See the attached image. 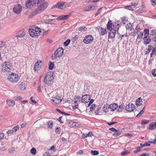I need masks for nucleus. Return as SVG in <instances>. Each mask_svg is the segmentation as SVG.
<instances>
[{
    "label": "nucleus",
    "instance_id": "obj_62",
    "mask_svg": "<svg viewBox=\"0 0 156 156\" xmlns=\"http://www.w3.org/2000/svg\"><path fill=\"white\" fill-rule=\"evenodd\" d=\"M152 4L153 5H154L156 4V2L155 0H151Z\"/></svg>",
    "mask_w": 156,
    "mask_h": 156
},
{
    "label": "nucleus",
    "instance_id": "obj_5",
    "mask_svg": "<svg viewBox=\"0 0 156 156\" xmlns=\"http://www.w3.org/2000/svg\"><path fill=\"white\" fill-rule=\"evenodd\" d=\"M8 80L11 82H17L19 80L18 75L12 73L8 77Z\"/></svg>",
    "mask_w": 156,
    "mask_h": 156
},
{
    "label": "nucleus",
    "instance_id": "obj_54",
    "mask_svg": "<svg viewBox=\"0 0 156 156\" xmlns=\"http://www.w3.org/2000/svg\"><path fill=\"white\" fill-rule=\"evenodd\" d=\"M96 105L95 104H92L90 109V111H92V110H94V108L96 106Z\"/></svg>",
    "mask_w": 156,
    "mask_h": 156
},
{
    "label": "nucleus",
    "instance_id": "obj_22",
    "mask_svg": "<svg viewBox=\"0 0 156 156\" xmlns=\"http://www.w3.org/2000/svg\"><path fill=\"white\" fill-rule=\"evenodd\" d=\"M156 122H152L149 125V129L150 130H154L155 128Z\"/></svg>",
    "mask_w": 156,
    "mask_h": 156
},
{
    "label": "nucleus",
    "instance_id": "obj_27",
    "mask_svg": "<svg viewBox=\"0 0 156 156\" xmlns=\"http://www.w3.org/2000/svg\"><path fill=\"white\" fill-rule=\"evenodd\" d=\"M57 52V51L56 50L55 51V52L51 56L52 59L53 60H54L56 58L58 57V53Z\"/></svg>",
    "mask_w": 156,
    "mask_h": 156
},
{
    "label": "nucleus",
    "instance_id": "obj_44",
    "mask_svg": "<svg viewBox=\"0 0 156 156\" xmlns=\"http://www.w3.org/2000/svg\"><path fill=\"white\" fill-rule=\"evenodd\" d=\"M79 38V35H75L74 37H73L72 39V41L74 42L76 41V40H77Z\"/></svg>",
    "mask_w": 156,
    "mask_h": 156
},
{
    "label": "nucleus",
    "instance_id": "obj_35",
    "mask_svg": "<svg viewBox=\"0 0 156 156\" xmlns=\"http://www.w3.org/2000/svg\"><path fill=\"white\" fill-rule=\"evenodd\" d=\"M124 105L121 104L119 106L117 109V110L119 112H120L122 110L124 109Z\"/></svg>",
    "mask_w": 156,
    "mask_h": 156
},
{
    "label": "nucleus",
    "instance_id": "obj_20",
    "mask_svg": "<svg viewBox=\"0 0 156 156\" xmlns=\"http://www.w3.org/2000/svg\"><path fill=\"white\" fill-rule=\"evenodd\" d=\"M41 65L39 64V62L37 61L35 64L34 65V69L35 71H38L39 69V68L41 67L40 66Z\"/></svg>",
    "mask_w": 156,
    "mask_h": 156
},
{
    "label": "nucleus",
    "instance_id": "obj_42",
    "mask_svg": "<svg viewBox=\"0 0 156 156\" xmlns=\"http://www.w3.org/2000/svg\"><path fill=\"white\" fill-rule=\"evenodd\" d=\"M131 5H132L133 7H134V9L135 8V6H136L138 4V3L136 2H133L131 3Z\"/></svg>",
    "mask_w": 156,
    "mask_h": 156
},
{
    "label": "nucleus",
    "instance_id": "obj_2",
    "mask_svg": "<svg viewBox=\"0 0 156 156\" xmlns=\"http://www.w3.org/2000/svg\"><path fill=\"white\" fill-rule=\"evenodd\" d=\"M30 35L32 37L39 36L41 32V30L40 28L37 27H33L29 30Z\"/></svg>",
    "mask_w": 156,
    "mask_h": 156
},
{
    "label": "nucleus",
    "instance_id": "obj_48",
    "mask_svg": "<svg viewBox=\"0 0 156 156\" xmlns=\"http://www.w3.org/2000/svg\"><path fill=\"white\" fill-rule=\"evenodd\" d=\"M19 129V127L18 126H17L13 128L12 130L13 132H16Z\"/></svg>",
    "mask_w": 156,
    "mask_h": 156
},
{
    "label": "nucleus",
    "instance_id": "obj_37",
    "mask_svg": "<svg viewBox=\"0 0 156 156\" xmlns=\"http://www.w3.org/2000/svg\"><path fill=\"white\" fill-rule=\"evenodd\" d=\"M124 8L125 9H127L128 8V9L131 10H134V7H133L132 5H129L128 6H126Z\"/></svg>",
    "mask_w": 156,
    "mask_h": 156
},
{
    "label": "nucleus",
    "instance_id": "obj_56",
    "mask_svg": "<svg viewBox=\"0 0 156 156\" xmlns=\"http://www.w3.org/2000/svg\"><path fill=\"white\" fill-rule=\"evenodd\" d=\"M141 151V149L140 147H139L137 148L136 150L133 151L134 153H137L139 152H140Z\"/></svg>",
    "mask_w": 156,
    "mask_h": 156
},
{
    "label": "nucleus",
    "instance_id": "obj_36",
    "mask_svg": "<svg viewBox=\"0 0 156 156\" xmlns=\"http://www.w3.org/2000/svg\"><path fill=\"white\" fill-rule=\"evenodd\" d=\"M131 26H132V25L130 23H128L126 25V29L131 30H132V28L131 27Z\"/></svg>",
    "mask_w": 156,
    "mask_h": 156
},
{
    "label": "nucleus",
    "instance_id": "obj_55",
    "mask_svg": "<svg viewBox=\"0 0 156 156\" xmlns=\"http://www.w3.org/2000/svg\"><path fill=\"white\" fill-rule=\"evenodd\" d=\"M102 110L105 112H107V107L105 105H104V106L102 108Z\"/></svg>",
    "mask_w": 156,
    "mask_h": 156
},
{
    "label": "nucleus",
    "instance_id": "obj_21",
    "mask_svg": "<svg viewBox=\"0 0 156 156\" xmlns=\"http://www.w3.org/2000/svg\"><path fill=\"white\" fill-rule=\"evenodd\" d=\"M7 103L9 106L12 107L15 104V101L12 100H7Z\"/></svg>",
    "mask_w": 156,
    "mask_h": 156
},
{
    "label": "nucleus",
    "instance_id": "obj_19",
    "mask_svg": "<svg viewBox=\"0 0 156 156\" xmlns=\"http://www.w3.org/2000/svg\"><path fill=\"white\" fill-rule=\"evenodd\" d=\"M95 7H95L93 5H92L90 6L86 7L83 9V10L86 11H90L94 10Z\"/></svg>",
    "mask_w": 156,
    "mask_h": 156
},
{
    "label": "nucleus",
    "instance_id": "obj_17",
    "mask_svg": "<svg viewBox=\"0 0 156 156\" xmlns=\"http://www.w3.org/2000/svg\"><path fill=\"white\" fill-rule=\"evenodd\" d=\"M116 32L112 30H111L110 31V32L108 34V37L109 38L111 39H113L115 37V35Z\"/></svg>",
    "mask_w": 156,
    "mask_h": 156
},
{
    "label": "nucleus",
    "instance_id": "obj_30",
    "mask_svg": "<svg viewBox=\"0 0 156 156\" xmlns=\"http://www.w3.org/2000/svg\"><path fill=\"white\" fill-rule=\"evenodd\" d=\"M87 30V28L85 26H83L78 28V30L80 32L85 31Z\"/></svg>",
    "mask_w": 156,
    "mask_h": 156
},
{
    "label": "nucleus",
    "instance_id": "obj_63",
    "mask_svg": "<svg viewBox=\"0 0 156 156\" xmlns=\"http://www.w3.org/2000/svg\"><path fill=\"white\" fill-rule=\"evenodd\" d=\"M44 156H50V154L48 152H46L44 155Z\"/></svg>",
    "mask_w": 156,
    "mask_h": 156
},
{
    "label": "nucleus",
    "instance_id": "obj_1",
    "mask_svg": "<svg viewBox=\"0 0 156 156\" xmlns=\"http://www.w3.org/2000/svg\"><path fill=\"white\" fill-rule=\"evenodd\" d=\"M38 7L31 13L32 16H35L43 12L48 6V3L45 0H37Z\"/></svg>",
    "mask_w": 156,
    "mask_h": 156
},
{
    "label": "nucleus",
    "instance_id": "obj_3",
    "mask_svg": "<svg viewBox=\"0 0 156 156\" xmlns=\"http://www.w3.org/2000/svg\"><path fill=\"white\" fill-rule=\"evenodd\" d=\"M53 75L48 73L46 74L44 79L45 84L48 85H51L53 83Z\"/></svg>",
    "mask_w": 156,
    "mask_h": 156
},
{
    "label": "nucleus",
    "instance_id": "obj_7",
    "mask_svg": "<svg viewBox=\"0 0 156 156\" xmlns=\"http://www.w3.org/2000/svg\"><path fill=\"white\" fill-rule=\"evenodd\" d=\"M36 4V0H27L26 2V7L29 9L31 8Z\"/></svg>",
    "mask_w": 156,
    "mask_h": 156
},
{
    "label": "nucleus",
    "instance_id": "obj_41",
    "mask_svg": "<svg viewBox=\"0 0 156 156\" xmlns=\"http://www.w3.org/2000/svg\"><path fill=\"white\" fill-rule=\"evenodd\" d=\"M30 152L32 154L35 155L36 153V150L35 148H32L30 150Z\"/></svg>",
    "mask_w": 156,
    "mask_h": 156
},
{
    "label": "nucleus",
    "instance_id": "obj_23",
    "mask_svg": "<svg viewBox=\"0 0 156 156\" xmlns=\"http://www.w3.org/2000/svg\"><path fill=\"white\" fill-rule=\"evenodd\" d=\"M143 39L144 40L143 43L145 45L149 44L151 41V38L149 37L145 38V39Z\"/></svg>",
    "mask_w": 156,
    "mask_h": 156
},
{
    "label": "nucleus",
    "instance_id": "obj_59",
    "mask_svg": "<svg viewBox=\"0 0 156 156\" xmlns=\"http://www.w3.org/2000/svg\"><path fill=\"white\" fill-rule=\"evenodd\" d=\"M125 136H126L128 137L129 138H131L132 136V135L131 134L127 133L125 134Z\"/></svg>",
    "mask_w": 156,
    "mask_h": 156
},
{
    "label": "nucleus",
    "instance_id": "obj_58",
    "mask_svg": "<svg viewBox=\"0 0 156 156\" xmlns=\"http://www.w3.org/2000/svg\"><path fill=\"white\" fill-rule=\"evenodd\" d=\"M87 136H88V135H87V133L84 134V133H83L82 135V137L83 139H85Z\"/></svg>",
    "mask_w": 156,
    "mask_h": 156
},
{
    "label": "nucleus",
    "instance_id": "obj_18",
    "mask_svg": "<svg viewBox=\"0 0 156 156\" xmlns=\"http://www.w3.org/2000/svg\"><path fill=\"white\" fill-rule=\"evenodd\" d=\"M58 53V57H61L63 53V49L62 48H59L56 50Z\"/></svg>",
    "mask_w": 156,
    "mask_h": 156
},
{
    "label": "nucleus",
    "instance_id": "obj_10",
    "mask_svg": "<svg viewBox=\"0 0 156 156\" xmlns=\"http://www.w3.org/2000/svg\"><path fill=\"white\" fill-rule=\"evenodd\" d=\"M90 100V96L88 94H85L82 97L81 101L82 103H87Z\"/></svg>",
    "mask_w": 156,
    "mask_h": 156
},
{
    "label": "nucleus",
    "instance_id": "obj_60",
    "mask_svg": "<svg viewBox=\"0 0 156 156\" xmlns=\"http://www.w3.org/2000/svg\"><path fill=\"white\" fill-rule=\"evenodd\" d=\"M15 150V149L13 148H11L9 149V152L12 153Z\"/></svg>",
    "mask_w": 156,
    "mask_h": 156
},
{
    "label": "nucleus",
    "instance_id": "obj_13",
    "mask_svg": "<svg viewBox=\"0 0 156 156\" xmlns=\"http://www.w3.org/2000/svg\"><path fill=\"white\" fill-rule=\"evenodd\" d=\"M25 34V33L24 31H20L16 34V36L17 37L18 39L20 40V39H19V38L24 37Z\"/></svg>",
    "mask_w": 156,
    "mask_h": 156
},
{
    "label": "nucleus",
    "instance_id": "obj_15",
    "mask_svg": "<svg viewBox=\"0 0 156 156\" xmlns=\"http://www.w3.org/2000/svg\"><path fill=\"white\" fill-rule=\"evenodd\" d=\"M118 105L116 103H113L110 105L109 108H110L111 111H114L118 107Z\"/></svg>",
    "mask_w": 156,
    "mask_h": 156
},
{
    "label": "nucleus",
    "instance_id": "obj_28",
    "mask_svg": "<svg viewBox=\"0 0 156 156\" xmlns=\"http://www.w3.org/2000/svg\"><path fill=\"white\" fill-rule=\"evenodd\" d=\"M120 27V26L119 27H117V25H115V24L113 25V28H112V30L114 31H117V34H119V33L118 32V30H119V27Z\"/></svg>",
    "mask_w": 156,
    "mask_h": 156
},
{
    "label": "nucleus",
    "instance_id": "obj_47",
    "mask_svg": "<svg viewBox=\"0 0 156 156\" xmlns=\"http://www.w3.org/2000/svg\"><path fill=\"white\" fill-rule=\"evenodd\" d=\"M149 121V120H147L146 119L143 120L142 121L141 124L144 125V124H146Z\"/></svg>",
    "mask_w": 156,
    "mask_h": 156
},
{
    "label": "nucleus",
    "instance_id": "obj_43",
    "mask_svg": "<svg viewBox=\"0 0 156 156\" xmlns=\"http://www.w3.org/2000/svg\"><path fill=\"white\" fill-rule=\"evenodd\" d=\"M143 33L142 32H140V33L138 35V36H137V39H141L143 37Z\"/></svg>",
    "mask_w": 156,
    "mask_h": 156
},
{
    "label": "nucleus",
    "instance_id": "obj_51",
    "mask_svg": "<svg viewBox=\"0 0 156 156\" xmlns=\"http://www.w3.org/2000/svg\"><path fill=\"white\" fill-rule=\"evenodd\" d=\"M151 53H152V54L153 55H155L156 54V48H153Z\"/></svg>",
    "mask_w": 156,
    "mask_h": 156
},
{
    "label": "nucleus",
    "instance_id": "obj_52",
    "mask_svg": "<svg viewBox=\"0 0 156 156\" xmlns=\"http://www.w3.org/2000/svg\"><path fill=\"white\" fill-rule=\"evenodd\" d=\"M80 98V97L78 95L76 96H75V97L74 98V99L75 100L74 102L75 103H76L77 102V101H78V99Z\"/></svg>",
    "mask_w": 156,
    "mask_h": 156
},
{
    "label": "nucleus",
    "instance_id": "obj_24",
    "mask_svg": "<svg viewBox=\"0 0 156 156\" xmlns=\"http://www.w3.org/2000/svg\"><path fill=\"white\" fill-rule=\"evenodd\" d=\"M58 9H63L65 8L66 5H65V2H62L61 3L58 2Z\"/></svg>",
    "mask_w": 156,
    "mask_h": 156
},
{
    "label": "nucleus",
    "instance_id": "obj_40",
    "mask_svg": "<svg viewBox=\"0 0 156 156\" xmlns=\"http://www.w3.org/2000/svg\"><path fill=\"white\" fill-rule=\"evenodd\" d=\"M145 107V106L142 109L140 112L136 116L137 117H138L143 114L144 112V109Z\"/></svg>",
    "mask_w": 156,
    "mask_h": 156
},
{
    "label": "nucleus",
    "instance_id": "obj_12",
    "mask_svg": "<svg viewBox=\"0 0 156 156\" xmlns=\"http://www.w3.org/2000/svg\"><path fill=\"white\" fill-rule=\"evenodd\" d=\"M150 143L153 144H156V140L155 139L153 141H149L148 142H145L144 144H143L140 143V146L142 147H143L145 146H149L150 145Z\"/></svg>",
    "mask_w": 156,
    "mask_h": 156
},
{
    "label": "nucleus",
    "instance_id": "obj_64",
    "mask_svg": "<svg viewBox=\"0 0 156 156\" xmlns=\"http://www.w3.org/2000/svg\"><path fill=\"white\" fill-rule=\"evenodd\" d=\"M140 156H149V154L147 153H143L141 154Z\"/></svg>",
    "mask_w": 156,
    "mask_h": 156
},
{
    "label": "nucleus",
    "instance_id": "obj_61",
    "mask_svg": "<svg viewBox=\"0 0 156 156\" xmlns=\"http://www.w3.org/2000/svg\"><path fill=\"white\" fill-rule=\"evenodd\" d=\"M88 136L91 137L93 135V133L92 132L90 131L88 133H87Z\"/></svg>",
    "mask_w": 156,
    "mask_h": 156
},
{
    "label": "nucleus",
    "instance_id": "obj_31",
    "mask_svg": "<svg viewBox=\"0 0 156 156\" xmlns=\"http://www.w3.org/2000/svg\"><path fill=\"white\" fill-rule=\"evenodd\" d=\"M100 29L101 30V34L102 36H103L107 33V31L106 29L103 28L102 27L100 28Z\"/></svg>",
    "mask_w": 156,
    "mask_h": 156
},
{
    "label": "nucleus",
    "instance_id": "obj_29",
    "mask_svg": "<svg viewBox=\"0 0 156 156\" xmlns=\"http://www.w3.org/2000/svg\"><path fill=\"white\" fill-rule=\"evenodd\" d=\"M121 133V131L117 129L116 131H115L113 133V135L114 136H115L116 137L119 135Z\"/></svg>",
    "mask_w": 156,
    "mask_h": 156
},
{
    "label": "nucleus",
    "instance_id": "obj_39",
    "mask_svg": "<svg viewBox=\"0 0 156 156\" xmlns=\"http://www.w3.org/2000/svg\"><path fill=\"white\" fill-rule=\"evenodd\" d=\"M70 42V39H67L64 42L63 44L65 46H67L68 45Z\"/></svg>",
    "mask_w": 156,
    "mask_h": 156
},
{
    "label": "nucleus",
    "instance_id": "obj_11",
    "mask_svg": "<svg viewBox=\"0 0 156 156\" xmlns=\"http://www.w3.org/2000/svg\"><path fill=\"white\" fill-rule=\"evenodd\" d=\"M135 108V106L133 104H129L126 107V110L129 112H131L133 111Z\"/></svg>",
    "mask_w": 156,
    "mask_h": 156
},
{
    "label": "nucleus",
    "instance_id": "obj_33",
    "mask_svg": "<svg viewBox=\"0 0 156 156\" xmlns=\"http://www.w3.org/2000/svg\"><path fill=\"white\" fill-rule=\"evenodd\" d=\"M47 125L48 128H50L51 129L53 125V123L52 121H48L47 122Z\"/></svg>",
    "mask_w": 156,
    "mask_h": 156
},
{
    "label": "nucleus",
    "instance_id": "obj_53",
    "mask_svg": "<svg viewBox=\"0 0 156 156\" xmlns=\"http://www.w3.org/2000/svg\"><path fill=\"white\" fill-rule=\"evenodd\" d=\"M125 17H123L121 19L122 23L123 24H125L126 20L125 19Z\"/></svg>",
    "mask_w": 156,
    "mask_h": 156
},
{
    "label": "nucleus",
    "instance_id": "obj_32",
    "mask_svg": "<svg viewBox=\"0 0 156 156\" xmlns=\"http://www.w3.org/2000/svg\"><path fill=\"white\" fill-rule=\"evenodd\" d=\"M54 63L50 61L49 63V68L50 70L53 69L54 68Z\"/></svg>",
    "mask_w": 156,
    "mask_h": 156
},
{
    "label": "nucleus",
    "instance_id": "obj_25",
    "mask_svg": "<svg viewBox=\"0 0 156 156\" xmlns=\"http://www.w3.org/2000/svg\"><path fill=\"white\" fill-rule=\"evenodd\" d=\"M143 99L140 97L138 98L136 101V105L137 106H140L142 105V102Z\"/></svg>",
    "mask_w": 156,
    "mask_h": 156
},
{
    "label": "nucleus",
    "instance_id": "obj_16",
    "mask_svg": "<svg viewBox=\"0 0 156 156\" xmlns=\"http://www.w3.org/2000/svg\"><path fill=\"white\" fill-rule=\"evenodd\" d=\"M112 26H113V25L112 24V22L111 20H109L107 24V29L109 31L112 30Z\"/></svg>",
    "mask_w": 156,
    "mask_h": 156
},
{
    "label": "nucleus",
    "instance_id": "obj_38",
    "mask_svg": "<svg viewBox=\"0 0 156 156\" xmlns=\"http://www.w3.org/2000/svg\"><path fill=\"white\" fill-rule=\"evenodd\" d=\"M47 23L52 24H55V21L54 19H48L47 20Z\"/></svg>",
    "mask_w": 156,
    "mask_h": 156
},
{
    "label": "nucleus",
    "instance_id": "obj_34",
    "mask_svg": "<svg viewBox=\"0 0 156 156\" xmlns=\"http://www.w3.org/2000/svg\"><path fill=\"white\" fill-rule=\"evenodd\" d=\"M90 153L93 155H97L99 154V152L98 151L92 150L90 151Z\"/></svg>",
    "mask_w": 156,
    "mask_h": 156
},
{
    "label": "nucleus",
    "instance_id": "obj_57",
    "mask_svg": "<svg viewBox=\"0 0 156 156\" xmlns=\"http://www.w3.org/2000/svg\"><path fill=\"white\" fill-rule=\"evenodd\" d=\"M144 33L147 34H149V30L148 29H144Z\"/></svg>",
    "mask_w": 156,
    "mask_h": 156
},
{
    "label": "nucleus",
    "instance_id": "obj_4",
    "mask_svg": "<svg viewBox=\"0 0 156 156\" xmlns=\"http://www.w3.org/2000/svg\"><path fill=\"white\" fill-rule=\"evenodd\" d=\"M2 68L1 69L3 72H9L12 67V64L9 62H5L2 64Z\"/></svg>",
    "mask_w": 156,
    "mask_h": 156
},
{
    "label": "nucleus",
    "instance_id": "obj_9",
    "mask_svg": "<svg viewBox=\"0 0 156 156\" xmlns=\"http://www.w3.org/2000/svg\"><path fill=\"white\" fill-rule=\"evenodd\" d=\"M51 100L53 103L56 104H59L62 101L61 97L58 95L54 97Z\"/></svg>",
    "mask_w": 156,
    "mask_h": 156
},
{
    "label": "nucleus",
    "instance_id": "obj_50",
    "mask_svg": "<svg viewBox=\"0 0 156 156\" xmlns=\"http://www.w3.org/2000/svg\"><path fill=\"white\" fill-rule=\"evenodd\" d=\"M129 153V152L127 151H124L122 152L121 153V154L123 156H125L128 154Z\"/></svg>",
    "mask_w": 156,
    "mask_h": 156
},
{
    "label": "nucleus",
    "instance_id": "obj_26",
    "mask_svg": "<svg viewBox=\"0 0 156 156\" xmlns=\"http://www.w3.org/2000/svg\"><path fill=\"white\" fill-rule=\"evenodd\" d=\"M5 48V44L3 42H0V51L3 50V49ZM1 51H0V59L1 58Z\"/></svg>",
    "mask_w": 156,
    "mask_h": 156
},
{
    "label": "nucleus",
    "instance_id": "obj_46",
    "mask_svg": "<svg viewBox=\"0 0 156 156\" xmlns=\"http://www.w3.org/2000/svg\"><path fill=\"white\" fill-rule=\"evenodd\" d=\"M102 9V8L101 7L97 11V12L95 14V17L97 16L98 15H99L100 13L101 12V10Z\"/></svg>",
    "mask_w": 156,
    "mask_h": 156
},
{
    "label": "nucleus",
    "instance_id": "obj_6",
    "mask_svg": "<svg viewBox=\"0 0 156 156\" xmlns=\"http://www.w3.org/2000/svg\"><path fill=\"white\" fill-rule=\"evenodd\" d=\"M93 40L94 38L91 35H88L85 36L83 41L85 44H88L91 43Z\"/></svg>",
    "mask_w": 156,
    "mask_h": 156
},
{
    "label": "nucleus",
    "instance_id": "obj_45",
    "mask_svg": "<svg viewBox=\"0 0 156 156\" xmlns=\"http://www.w3.org/2000/svg\"><path fill=\"white\" fill-rule=\"evenodd\" d=\"M61 132V129L60 127H57L55 129V132L56 133L59 134Z\"/></svg>",
    "mask_w": 156,
    "mask_h": 156
},
{
    "label": "nucleus",
    "instance_id": "obj_8",
    "mask_svg": "<svg viewBox=\"0 0 156 156\" xmlns=\"http://www.w3.org/2000/svg\"><path fill=\"white\" fill-rule=\"evenodd\" d=\"M22 9V6L20 4H16L13 8V11L16 14H18L21 12Z\"/></svg>",
    "mask_w": 156,
    "mask_h": 156
},
{
    "label": "nucleus",
    "instance_id": "obj_14",
    "mask_svg": "<svg viewBox=\"0 0 156 156\" xmlns=\"http://www.w3.org/2000/svg\"><path fill=\"white\" fill-rule=\"evenodd\" d=\"M70 15L71 13H69L68 15H61L58 16L56 19L59 20H65L69 18Z\"/></svg>",
    "mask_w": 156,
    "mask_h": 156
},
{
    "label": "nucleus",
    "instance_id": "obj_49",
    "mask_svg": "<svg viewBox=\"0 0 156 156\" xmlns=\"http://www.w3.org/2000/svg\"><path fill=\"white\" fill-rule=\"evenodd\" d=\"M152 73L154 77H156V69H154L152 71Z\"/></svg>",
    "mask_w": 156,
    "mask_h": 156
}]
</instances>
